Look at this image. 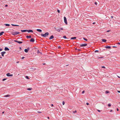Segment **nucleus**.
Masks as SVG:
<instances>
[{"instance_id": "36", "label": "nucleus", "mask_w": 120, "mask_h": 120, "mask_svg": "<svg viewBox=\"0 0 120 120\" xmlns=\"http://www.w3.org/2000/svg\"><path fill=\"white\" fill-rule=\"evenodd\" d=\"M103 58V57H98V59H101V58Z\"/></svg>"}, {"instance_id": "12", "label": "nucleus", "mask_w": 120, "mask_h": 120, "mask_svg": "<svg viewBox=\"0 0 120 120\" xmlns=\"http://www.w3.org/2000/svg\"><path fill=\"white\" fill-rule=\"evenodd\" d=\"M102 41L104 42H106V40L105 39H101Z\"/></svg>"}, {"instance_id": "39", "label": "nucleus", "mask_w": 120, "mask_h": 120, "mask_svg": "<svg viewBox=\"0 0 120 120\" xmlns=\"http://www.w3.org/2000/svg\"><path fill=\"white\" fill-rule=\"evenodd\" d=\"M40 52L39 50H38L37 51V53H38Z\"/></svg>"}, {"instance_id": "26", "label": "nucleus", "mask_w": 120, "mask_h": 120, "mask_svg": "<svg viewBox=\"0 0 120 120\" xmlns=\"http://www.w3.org/2000/svg\"><path fill=\"white\" fill-rule=\"evenodd\" d=\"M63 38L65 39H67V38L65 36H63Z\"/></svg>"}, {"instance_id": "5", "label": "nucleus", "mask_w": 120, "mask_h": 120, "mask_svg": "<svg viewBox=\"0 0 120 120\" xmlns=\"http://www.w3.org/2000/svg\"><path fill=\"white\" fill-rule=\"evenodd\" d=\"M87 45V44H80V47H84L86 46Z\"/></svg>"}, {"instance_id": "52", "label": "nucleus", "mask_w": 120, "mask_h": 120, "mask_svg": "<svg viewBox=\"0 0 120 120\" xmlns=\"http://www.w3.org/2000/svg\"><path fill=\"white\" fill-rule=\"evenodd\" d=\"M38 113H41V112H40L39 111H38Z\"/></svg>"}, {"instance_id": "19", "label": "nucleus", "mask_w": 120, "mask_h": 120, "mask_svg": "<svg viewBox=\"0 0 120 120\" xmlns=\"http://www.w3.org/2000/svg\"><path fill=\"white\" fill-rule=\"evenodd\" d=\"M24 51L26 52H27L28 51V50L27 49H25Z\"/></svg>"}, {"instance_id": "62", "label": "nucleus", "mask_w": 120, "mask_h": 120, "mask_svg": "<svg viewBox=\"0 0 120 120\" xmlns=\"http://www.w3.org/2000/svg\"><path fill=\"white\" fill-rule=\"evenodd\" d=\"M111 17V18H112L113 17V16H112Z\"/></svg>"}, {"instance_id": "61", "label": "nucleus", "mask_w": 120, "mask_h": 120, "mask_svg": "<svg viewBox=\"0 0 120 120\" xmlns=\"http://www.w3.org/2000/svg\"><path fill=\"white\" fill-rule=\"evenodd\" d=\"M4 113V112H2V114H3V113Z\"/></svg>"}, {"instance_id": "2", "label": "nucleus", "mask_w": 120, "mask_h": 120, "mask_svg": "<svg viewBox=\"0 0 120 120\" xmlns=\"http://www.w3.org/2000/svg\"><path fill=\"white\" fill-rule=\"evenodd\" d=\"M49 35V33L48 32H46L44 34H41V36L44 37H45Z\"/></svg>"}, {"instance_id": "4", "label": "nucleus", "mask_w": 120, "mask_h": 120, "mask_svg": "<svg viewBox=\"0 0 120 120\" xmlns=\"http://www.w3.org/2000/svg\"><path fill=\"white\" fill-rule=\"evenodd\" d=\"M55 29L56 30V31H57L58 32H60V27H55Z\"/></svg>"}, {"instance_id": "45", "label": "nucleus", "mask_w": 120, "mask_h": 120, "mask_svg": "<svg viewBox=\"0 0 120 120\" xmlns=\"http://www.w3.org/2000/svg\"><path fill=\"white\" fill-rule=\"evenodd\" d=\"M112 47H113V48H115V47H116H116H116V46H112Z\"/></svg>"}, {"instance_id": "55", "label": "nucleus", "mask_w": 120, "mask_h": 120, "mask_svg": "<svg viewBox=\"0 0 120 120\" xmlns=\"http://www.w3.org/2000/svg\"><path fill=\"white\" fill-rule=\"evenodd\" d=\"M8 6V5H6L5 6L6 7H7Z\"/></svg>"}, {"instance_id": "42", "label": "nucleus", "mask_w": 120, "mask_h": 120, "mask_svg": "<svg viewBox=\"0 0 120 120\" xmlns=\"http://www.w3.org/2000/svg\"><path fill=\"white\" fill-rule=\"evenodd\" d=\"M85 92V91L84 90H83V91H82V94H83Z\"/></svg>"}, {"instance_id": "59", "label": "nucleus", "mask_w": 120, "mask_h": 120, "mask_svg": "<svg viewBox=\"0 0 120 120\" xmlns=\"http://www.w3.org/2000/svg\"><path fill=\"white\" fill-rule=\"evenodd\" d=\"M47 118L48 119H49V117H47Z\"/></svg>"}, {"instance_id": "11", "label": "nucleus", "mask_w": 120, "mask_h": 120, "mask_svg": "<svg viewBox=\"0 0 120 120\" xmlns=\"http://www.w3.org/2000/svg\"><path fill=\"white\" fill-rule=\"evenodd\" d=\"M54 38V36L53 35H51L50 37L49 38V39L50 40H51L53 38Z\"/></svg>"}, {"instance_id": "51", "label": "nucleus", "mask_w": 120, "mask_h": 120, "mask_svg": "<svg viewBox=\"0 0 120 120\" xmlns=\"http://www.w3.org/2000/svg\"><path fill=\"white\" fill-rule=\"evenodd\" d=\"M19 49L20 50H21L22 49L20 47H19Z\"/></svg>"}, {"instance_id": "64", "label": "nucleus", "mask_w": 120, "mask_h": 120, "mask_svg": "<svg viewBox=\"0 0 120 120\" xmlns=\"http://www.w3.org/2000/svg\"><path fill=\"white\" fill-rule=\"evenodd\" d=\"M118 78H120V77L119 76H118Z\"/></svg>"}, {"instance_id": "27", "label": "nucleus", "mask_w": 120, "mask_h": 120, "mask_svg": "<svg viewBox=\"0 0 120 120\" xmlns=\"http://www.w3.org/2000/svg\"><path fill=\"white\" fill-rule=\"evenodd\" d=\"M26 79H29V77L27 76H26Z\"/></svg>"}, {"instance_id": "47", "label": "nucleus", "mask_w": 120, "mask_h": 120, "mask_svg": "<svg viewBox=\"0 0 120 120\" xmlns=\"http://www.w3.org/2000/svg\"><path fill=\"white\" fill-rule=\"evenodd\" d=\"M60 30H63V28H60Z\"/></svg>"}, {"instance_id": "24", "label": "nucleus", "mask_w": 120, "mask_h": 120, "mask_svg": "<svg viewBox=\"0 0 120 120\" xmlns=\"http://www.w3.org/2000/svg\"><path fill=\"white\" fill-rule=\"evenodd\" d=\"M83 39L84 40H85V41H87V40H87V39L86 38H83Z\"/></svg>"}, {"instance_id": "46", "label": "nucleus", "mask_w": 120, "mask_h": 120, "mask_svg": "<svg viewBox=\"0 0 120 120\" xmlns=\"http://www.w3.org/2000/svg\"><path fill=\"white\" fill-rule=\"evenodd\" d=\"M117 92L119 93H120V91L118 90Z\"/></svg>"}, {"instance_id": "58", "label": "nucleus", "mask_w": 120, "mask_h": 120, "mask_svg": "<svg viewBox=\"0 0 120 120\" xmlns=\"http://www.w3.org/2000/svg\"><path fill=\"white\" fill-rule=\"evenodd\" d=\"M53 104H51V106H53Z\"/></svg>"}, {"instance_id": "13", "label": "nucleus", "mask_w": 120, "mask_h": 120, "mask_svg": "<svg viewBox=\"0 0 120 120\" xmlns=\"http://www.w3.org/2000/svg\"><path fill=\"white\" fill-rule=\"evenodd\" d=\"M105 47L106 49H110L111 48L110 46H105Z\"/></svg>"}, {"instance_id": "63", "label": "nucleus", "mask_w": 120, "mask_h": 120, "mask_svg": "<svg viewBox=\"0 0 120 120\" xmlns=\"http://www.w3.org/2000/svg\"><path fill=\"white\" fill-rule=\"evenodd\" d=\"M95 22H93V24H95Z\"/></svg>"}, {"instance_id": "31", "label": "nucleus", "mask_w": 120, "mask_h": 120, "mask_svg": "<svg viewBox=\"0 0 120 120\" xmlns=\"http://www.w3.org/2000/svg\"><path fill=\"white\" fill-rule=\"evenodd\" d=\"M57 11L58 13H60V10H59V9L57 10Z\"/></svg>"}, {"instance_id": "32", "label": "nucleus", "mask_w": 120, "mask_h": 120, "mask_svg": "<svg viewBox=\"0 0 120 120\" xmlns=\"http://www.w3.org/2000/svg\"><path fill=\"white\" fill-rule=\"evenodd\" d=\"M14 42H17L18 43V41H17V40H14Z\"/></svg>"}, {"instance_id": "29", "label": "nucleus", "mask_w": 120, "mask_h": 120, "mask_svg": "<svg viewBox=\"0 0 120 120\" xmlns=\"http://www.w3.org/2000/svg\"><path fill=\"white\" fill-rule=\"evenodd\" d=\"M111 106V105L110 104H108V106L109 107H110Z\"/></svg>"}, {"instance_id": "9", "label": "nucleus", "mask_w": 120, "mask_h": 120, "mask_svg": "<svg viewBox=\"0 0 120 120\" xmlns=\"http://www.w3.org/2000/svg\"><path fill=\"white\" fill-rule=\"evenodd\" d=\"M27 31L28 33H29L30 32H33V30H27Z\"/></svg>"}, {"instance_id": "21", "label": "nucleus", "mask_w": 120, "mask_h": 120, "mask_svg": "<svg viewBox=\"0 0 120 120\" xmlns=\"http://www.w3.org/2000/svg\"><path fill=\"white\" fill-rule=\"evenodd\" d=\"M4 33V32H2L0 33V36L2 35Z\"/></svg>"}, {"instance_id": "10", "label": "nucleus", "mask_w": 120, "mask_h": 120, "mask_svg": "<svg viewBox=\"0 0 120 120\" xmlns=\"http://www.w3.org/2000/svg\"><path fill=\"white\" fill-rule=\"evenodd\" d=\"M4 50L7 51H9V49L7 47H5L4 48Z\"/></svg>"}, {"instance_id": "28", "label": "nucleus", "mask_w": 120, "mask_h": 120, "mask_svg": "<svg viewBox=\"0 0 120 120\" xmlns=\"http://www.w3.org/2000/svg\"><path fill=\"white\" fill-rule=\"evenodd\" d=\"M7 79V78H4V79H3L2 80L3 81H4L5 80H6Z\"/></svg>"}, {"instance_id": "18", "label": "nucleus", "mask_w": 120, "mask_h": 120, "mask_svg": "<svg viewBox=\"0 0 120 120\" xmlns=\"http://www.w3.org/2000/svg\"><path fill=\"white\" fill-rule=\"evenodd\" d=\"M11 25L13 26H19V25H18L13 24H11Z\"/></svg>"}, {"instance_id": "57", "label": "nucleus", "mask_w": 120, "mask_h": 120, "mask_svg": "<svg viewBox=\"0 0 120 120\" xmlns=\"http://www.w3.org/2000/svg\"><path fill=\"white\" fill-rule=\"evenodd\" d=\"M78 50L79 51H80L81 50L80 49H78Z\"/></svg>"}, {"instance_id": "50", "label": "nucleus", "mask_w": 120, "mask_h": 120, "mask_svg": "<svg viewBox=\"0 0 120 120\" xmlns=\"http://www.w3.org/2000/svg\"><path fill=\"white\" fill-rule=\"evenodd\" d=\"M97 111H98V112H100V110H98Z\"/></svg>"}, {"instance_id": "3", "label": "nucleus", "mask_w": 120, "mask_h": 120, "mask_svg": "<svg viewBox=\"0 0 120 120\" xmlns=\"http://www.w3.org/2000/svg\"><path fill=\"white\" fill-rule=\"evenodd\" d=\"M64 22L66 24H67V22L66 17L65 16L64 17Z\"/></svg>"}, {"instance_id": "37", "label": "nucleus", "mask_w": 120, "mask_h": 120, "mask_svg": "<svg viewBox=\"0 0 120 120\" xmlns=\"http://www.w3.org/2000/svg\"><path fill=\"white\" fill-rule=\"evenodd\" d=\"M94 4H95L96 5H97V3L96 2H95V3H94Z\"/></svg>"}, {"instance_id": "60", "label": "nucleus", "mask_w": 120, "mask_h": 120, "mask_svg": "<svg viewBox=\"0 0 120 120\" xmlns=\"http://www.w3.org/2000/svg\"><path fill=\"white\" fill-rule=\"evenodd\" d=\"M2 57H1L0 56V58L2 59Z\"/></svg>"}, {"instance_id": "1", "label": "nucleus", "mask_w": 120, "mask_h": 120, "mask_svg": "<svg viewBox=\"0 0 120 120\" xmlns=\"http://www.w3.org/2000/svg\"><path fill=\"white\" fill-rule=\"evenodd\" d=\"M12 30L13 31L11 32V34L13 35H17L20 33L19 32H14V30L12 29Z\"/></svg>"}, {"instance_id": "35", "label": "nucleus", "mask_w": 120, "mask_h": 120, "mask_svg": "<svg viewBox=\"0 0 120 120\" xmlns=\"http://www.w3.org/2000/svg\"><path fill=\"white\" fill-rule=\"evenodd\" d=\"M101 68H105V66H102L101 67Z\"/></svg>"}, {"instance_id": "25", "label": "nucleus", "mask_w": 120, "mask_h": 120, "mask_svg": "<svg viewBox=\"0 0 120 120\" xmlns=\"http://www.w3.org/2000/svg\"><path fill=\"white\" fill-rule=\"evenodd\" d=\"M105 93L106 94L109 93V91H106L105 92Z\"/></svg>"}, {"instance_id": "56", "label": "nucleus", "mask_w": 120, "mask_h": 120, "mask_svg": "<svg viewBox=\"0 0 120 120\" xmlns=\"http://www.w3.org/2000/svg\"><path fill=\"white\" fill-rule=\"evenodd\" d=\"M116 109L117 111H119V109L118 108H117Z\"/></svg>"}, {"instance_id": "8", "label": "nucleus", "mask_w": 120, "mask_h": 120, "mask_svg": "<svg viewBox=\"0 0 120 120\" xmlns=\"http://www.w3.org/2000/svg\"><path fill=\"white\" fill-rule=\"evenodd\" d=\"M30 41L31 42H34L35 41V39L33 38H32Z\"/></svg>"}, {"instance_id": "54", "label": "nucleus", "mask_w": 120, "mask_h": 120, "mask_svg": "<svg viewBox=\"0 0 120 120\" xmlns=\"http://www.w3.org/2000/svg\"><path fill=\"white\" fill-rule=\"evenodd\" d=\"M112 111V110H111L110 111V112H111Z\"/></svg>"}, {"instance_id": "20", "label": "nucleus", "mask_w": 120, "mask_h": 120, "mask_svg": "<svg viewBox=\"0 0 120 120\" xmlns=\"http://www.w3.org/2000/svg\"><path fill=\"white\" fill-rule=\"evenodd\" d=\"M32 89V88H28L27 89V90H31Z\"/></svg>"}, {"instance_id": "15", "label": "nucleus", "mask_w": 120, "mask_h": 120, "mask_svg": "<svg viewBox=\"0 0 120 120\" xmlns=\"http://www.w3.org/2000/svg\"><path fill=\"white\" fill-rule=\"evenodd\" d=\"M76 38V37H74L71 38H70L71 40H73L75 39Z\"/></svg>"}, {"instance_id": "38", "label": "nucleus", "mask_w": 120, "mask_h": 120, "mask_svg": "<svg viewBox=\"0 0 120 120\" xmlns=\"http://www.w3.org/2000/svg\"><path fill=\"white\" fill-rule=\"evenodd\" d=\"M110 31H111V30H107V31H106V32H109Z\"/></svg>"}, {"instance_id": "40", "label": "nucleus", "mask_w": 120, "mask_h": 120, "mask_svg": "<svg viewBox=\"0 0 120 120\" xmlns=\"http://www.w3.org/2000/svg\"><path fill=\"white\" fill-rule=\"evenodd\" d=\"M27 49L28 50H30V48L29 47H28Z\"/></svg>"}, {"instance_id": "6", "label": "nucleus", "mask_w": 120, "mask_h": 120, "mask_svg": "<svg viewBox=\"0 0 120 120\" xmlns=\"http://www.w3.org/2000/svg\"><path fill=\"white\" fill-rule=\"evenodd\" d=\"M6 53V52L5 51L2 52L1 53V55L3 57L4 56V54H5Z\"/></svg>"}, {"instance_id": "48", "label": "nucleus", "mask_w": 120, "mask_h": 120, "mask_svg": "<svg viewBox=\"0 0 120 120\" xmlns=\"http://www.w3.org/2000/svg\"><path fill=\"white\" fill-rule=\"evenodd\" d=\"M76 112H77V111L76 110H75L74 111V113H76Z\"/></svg>"}, {"instance_id": "34", "label": "nucleus", "mask_w": 120, "mask_h": 120, "mask_svg": "<svg viewBox=\"0 0 120 120\" xmlns=\"http://www.w3.org/2000/svg\"><path fill=\"white\" fill-rule=\"evenodd\" d=\"M98 51H99L98 50H96L94 51V52H98Z\"/></svg>"}, {"instance_id": "7", "label": "nucleus", "mask_w": 120, "mask_h": 120, "mask_svg": "<svg viewBox=\"0 0 120 120\" xmlns=\"http://www.w3.org/2000/svg\"><path fill=\"white\" fill-rule=\"evenodd\" d=\"M6 75L10 77L12 76L13 75L12 74H10V73H8Z\"/></svg>"}, {"instance_id": "16", "label": "nucleus", "mask_w": 120, "mask_h": 120, "mask_svg": "<svg viewBox=\"0 0 120 120\" xmlns=\"http://www.w3.org/2000/svg\"><path fill=\"white\" fill-rule=\"evenodd\" d=\"M36 30L39 32H41L42 31L40 29H38Z\"/></svg>"}, {"instance_id": "53", "label": "nucleus", "mask_w": 120, "mask_h": 120, "mask_svg": "<svg viewBox=\"0 0 120 120\" xmlns=\"http://www.w3.org/2000/svg\"><path fill=\"white\" fill-rule=\"evenodd\" d=\"M117 44L119 45H120V43L119 42L117 43Z\"/></svg>"}, {"instance_id": "14", "label": "nucleus", "mask_w": 120, "mask_h": 120, "mask_svg": "<svg viewBox=\"0 0 120 120\" xmlns=\"http://www.w3.org/2000/svg\"><path fill=\"white\" fill-rule=\"evenodd\" d=\"M26 38H31V35L26 36Z\"/></svg>"}, {"instance_id": "41", "label": "nucleus", "mask_w": 120, "mask_h": 120, "mask_svg": "<svg viewBox=\"0 0 120 120\" xmlns=\"http://www.w3.org/2000/svg\"><path fill=\"white\" fill-rule=\"evenodd\" d=\"M24 58V57H23V56H22V58H21V59H23Z\"/></svg>"}, {"instance_id": "43", "label": "nucleus", "mask_w": 120, "mask_h": 120, "mask_svg": "<svg viewBox=\"0 0 120 120\" xmlns=\"http://www.w3.org/2000/svg\"><path fill=\"white\" fill-rule=\"evenodd\" d=\"M86 104L87 105H89V103H86Z\"/></svg>"}, {"instance_id": "22", "label": "nucleus", "mask_w": 120, "mask_h": 120, "mask_svg": "<svg viewBox=\"0 0 120 120\" xmlns=\"http://www.w3.org/2000/svg\"><path fill=\"white\" fill-rule=\"evenodd\" d=\"M23 43V42L21 41H18V43L19 44H21Z\"/></svg>"}, {"instance_id": "23", "label": "nucleus", "mask_w": 120, "mask_h": 120, "mask_svg": "<svg viewBox=\"0 0 120 120\" xmlns=\"http://www.w3.org/2000/svg\"><path fill=\"white\" fill-rule=\"evenodd\" d=\"M4 25L7 26H9L10 25V24H4Z\"/></svg>"}, {"instance_id": "49", "label": "nucleus", "mask_w": 120, "mask_h": 120, "mask_svg": "<svg viewBox=\"0 0 120 120\" xmlns=\"http://www.w3.org/2000/svg\"><path fill=\"white\" fill-rule=\"evenodd\" d=\"M58 49H60V48H61V47H60V46H59L58 47Z\"/></svg>"}, {"instance_id": "44", "label": "nucleus", "mask_w": 120, "mask_h": 120, "mask_svg": "<svg viewBox=\"0 0 120 120\" xmlns=\"http://www.w3.org/2000/svg\"><path fill=\"white\" fill-rule=\"evenodd\" d=\"M2 49L0 48V51H1L2 50Z\"/></svg>"}, {"instance_id": "30", "label": "nucleus", "mask_w": 120, "mask_h": 120, "mask_svg": "<svg viewBox=\"0 0 120 120\" xmlns=\"http://www.w3.org/2000/svg\"><path fill=\"white\" fill-rule=\"evenodd\" d=\"M9 95H6L5 96V97H9Z\"/></svg>"}, {"instance_id": "33", "label": "nucleus", "mask_w": 120, "mask_h": 120, "mask_svg": "<svg viewBox=\"0 0 120 120\" xmlns=\"http://www.w3.org/2000/svg\"><path fill=\"white\" fill-rule=\"evenodd\" d=\"M65 104V102L64 101H63L62 102V104L63 105H64Z\"/></svg>"}, {"instance_id": "17", "label": "nucleus", "mask_w": 120, "mask_h": 120, "mask_svg": "<svg viewBox=\"0 0 120 120\" xmlns=\"http://www.w3.org/2000/svg\"><path fill=\"white\" fill-rule=\"evenodd\" d=\"M21 31L22 32H27V30H21Z\"/></svg>"}]
</instances>
